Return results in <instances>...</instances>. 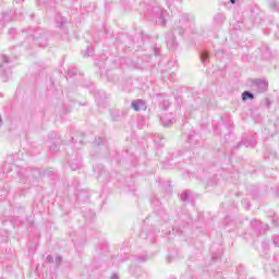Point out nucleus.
<instances>
[{"instance_id":"1","label":"nucleus","mask_w":279,"mask_h":279,"mask_svg":"<svg viewBox=\"0 0 279 279\" xmlns=\"http://www.w3.org/2000/svg\"><path fill=\"white\" fill-rule=\"evenodd\" d=\"M179 23L181 26L174 28V32L179 34V36H184V32H186L189 27L193 25V17H191L189 14H184Z\"/></svg>"},{"instance_id":"2","label":"nucleus","mask_w":279,"mask_h":279,"mask_svg":"<svg viewBox=\"0 0 279 279\" xmlns=\"http://www.w3.org/2000/svg\"><path fill=\"white\" fill-rule=\"evenodd\" d=\"M251 88L255 90V93H267V89L269 88V83L262 78H255L251 83Z\"/></svg>"},{"instance_id":"3","label":"nucleus","mask_w":279,"mask_h":279,"mask_svg":"<svg viewBox=\"0 0 279 279\" xmlns=\"http://www.w3.org/2000/svg\"><path fill=\"white\" fill-rule=\"evenodd\" d=\"M8 64H10V59L8 56L2 54V63H0V75H10V68H8Z\"/></svg>"},{"instance_id":"4","label":"nucleus","mask_w":279,"mask_h":279,"mask_svg":"<svg viewBox=\"0 0 279 279\" xmlns=\"http://www.w3.org/2000/svg\"><path fill=\"white\" fill-rule=\"evenodd\" d=\"M70 169L72 171H77V169H82V157L76 156L70 160Z\"/></svg>"},{"instance_id":"5","label":"nucleus","mask_w":279,"mask_h":279,"mask_svg":"<svg viewBox=\"0 0 279 279\" xmlns=\"http://www.w3.org/2000/svg\"><path fill=\"white\" fill-rule=\"evenodd\" d=\"M131 106L133 110H135V112H138L140 110H147V106L145 105V101L141 99L133 100Z\"/></svg>"},{"instance_id":"6","label":"nucleus","mask_w":279,"mask_h":279,"mask_svg":"<svg viewBox=\"0 0 279 279\" xmlns=\"http://www.w3.org/2000/svg\"><path fill=\"white\" fill-rule=\"evenodd\" d=\"M166 43H167L168 49H177L178 48V41H175V37H173V35H168Z\"/></svg>"},{"instance_id":"7","label":"nucleus","mask_w":279,"mask_h":279,"mask_svg":"<svg viewBox=\"0 0 279 279\" xmlns=\"http://www.w3.org/2000/svg\"><path fill=\"white\" fill-rule=\"evenodd\" d=\"M199 58H201L202 64H206L208 60H210V54L208 53V51L203 50L201 51Z\"/></svg>"},{"instance_id":"8","label":"nucleus","mask_w":279,"mask_h":279,"mask_svg":"<svg viewBox=\"0 0 279 279\" xmlns=\"http://www.w3.org/2000/svg\"><path fill=\"white\" fill-rule=\"evenodd\" d=\"M247 99H254V94L252 92L245 90L242 93V101H247Z\"/></svg>"},{"instance_id":"9","label":"nucleus","mask_w":279,"mask_h":279,"mask_svg":"<svg viewBox=\"0 0 279 279\" xmlns=\"http://www.w3.org/2000/svg\"><path fill=\"white\" fill-rule=\"evenodd\" d=\"M214 20H215V23H217L218 25H221V23L226 21V16L222 13H218L215 15Z\"/></svg>"},{"instance_id":"10","label":"nucleus","mask_w":279,"mask_h":279,"mask_svg":"<svg viewBox=\"0 0 279 279\" xmlns=\"http://www.w3.org/2000/svg\"><path fill=\"white\" fill-rule=\"evenodd\" d=\"M160 121H161L163 128H169V125H173V120L172 119L165 120V118H161Z\"/></svg>"},{"instance_id":"11","label":"nucleus","mask_w":279,"mask_h":279,"mask_svg":"<svg viewBox=\"0 0 279 279\" xmlns=\"http://www.w3.org/2000/svg\"><path fill=\"white\" fill-rule=\"evenodd\" d=\"M190 196H191V191H185V192L181 193V201L189 202Z\"/></svg>"},{"instance_id":"12","label":"nucleus","mask_w":279,"mask_h":279,"mask_svg":"<svg viewBox=\"0 0 279 279\" xmlns=\"http://www.w3.org/2000/svg\"><path fill=\"white\" fill-rule=\"evenodd\" d=\"M56 21H57V23H58V21H60L59 22V27H62V25H64V23H66V20L64 17L60 16V15H58L56 17Z\"/></svg>"},{"instance_id":"13","label":"nucleus","mask_w":279,"mask_h":279,"mask_svg":"<svg viewBox=\"0 0 279 279\" xmlns=\"http://www.w3.org/2000/svg\"><path fill=\"white\" fill-rule=\"evenodd\" d=\"M68 75H70V77H72V75H77V69L73 68L68 70Z\"/></svg>"},{"instance_id":"14","label":"nucleus","mask_w":279,"mask_h":279,"mask_svg":"<svg viewBox=\"0 0 279 279\" xmlns=\"http://www.w3.org/2000/svg\"><path fill=\"white\" fill-rule=\"evenodd\" d=\"M105 142H106V140L104 137H99L94 143H95V145H104Z\"/></svg>"},{"instance_id":"15","label":"nucleus","mask_w":279,"mask_h":279,"mask_svg":"<svg viewBox=\"0 0 279 279\" xmlns=\"http://www.w3.org/2000/svg\"><path fill=\"white\" fill-rule=\"evenodd\" d=\"M272 241L276 247H279V235H274Z\"/></svg>"},{"instance_id":"16","label":"nucleus","mask_w":279,"mask_h":279,"mask_svg":"<svg viewBox=\"0 0 279 279\" xmlns=\"http://www.w3.org/2000/svg\"><path fill=\"white\" fill-rule=\"evenodd\" d=\"M85 58L93 56V48H87V53L83 54Z\"/></svg>"},{"instance_id":"17","label":"nucleus","mask_w":279,"mask_h":279,"mask_svg":"<svg viewBox=\"0 0 279 279\" xmlns=\"http://www.w3.org/2000/svg\"><path fill=\"white\" fill-rule=\"evenodd\" d=\"M46 260H47L48 263H53V256L48 255L47 258H46Z\"/></svg>"},{"instance_id":"18","label":"nucleus","mask_w":279,"mask_h":279,"mask_svg":"<svg viewBox=\"0 0 279 279\" xmlns=\"http://www.w3.org/2000/svg\"><path fill=\"white\" fill-rule=\"evenodd\" d=\"M50 150H51V151H58V146H57V145L50 146Z\"/></svg>"},{"instance_id":"19","label":"nucleus","mask_w":279,"mask_h":279,"mask_svg":"<svg viewBox=\"0 0 279 279\" xmlns=\"http://www.w3.org/2000/svg\"><path fill=\"white\" fill-rule=\"evenodd\" d=\"M56 263H58V264L62 263V257L61 256H57Z\"/></svg>"},{"instance_id":"20","label":"nucleus","mask_w":279,"mask_h":279,"mask_svg":"<svg viewBox=\"0 0 279 279\" xmlns=\"http://www.w3.org/2000/svg\"><path fill=\"white\" fill-rule=\"evenodd\" d=\"M36 45H39L40 47H46L47 44L41 45L38 39H36Z\"/></svg>"},{"instance_id":"21","label":"nucleus","mask_w":279,"mask_h":279,"mask_svg":"<svg viewBox=\"0 0 279 279\" xmlns=\"http://www.w3.org/2000/svg\"><path fill=\"white\" fill-rule=\"evenodd\" d=\"M111 279H119V275H117V274L112 275Z\"/></svg>"},{"instance_id":"22","label":"nucleus","mask_w":279,"mask_h":279,"mask_svg":"<svg viewBox=\"0 0 279 279\" xmlns=\"http://www.w3.org/2000/svg\"><path fill=\"white\" fill-rule=\"evenodd\" d=\"M138 260L145 262V260H147V258H145V257H138Z\"/></svg>"},{"instance_id":"23","label":"nucleus","mask_w":279,"mask_h":279,"mask_svg":"<svg viewBox=\"0 0 279 279\" xmlns=\"http://www.w3.org/2000/svg\"><path fill=\"white\" fill-rule=\"evenodd\" d=\"M251 147H256V142H252Z\"/></svg>"},{"instance_id":"24","label":"nucleus","mask_w":279,"mask_h":279,"mask_svg":"<svg viewBox=\"0 0 279 279\" xmlns=\"http://www.w3.org/2000/svg\"><path fill=\"white\" fill-rule=\"evenodd\" d=\"M230 3H236V0H230Z\"/></svg>"},{"instance_id":"25","label":"nucleus","mask_w":279,"mask_h":279,"mask_svg":"<svg viewBox=\"0 0 279 279\" xmlns=\"http://www.w3.org/2000/svg\"><path fill=\"white\" fill-rule=\"evenodd\" d=\"M161 25H166V22H165V20H162V21H161Z\"/></svg>"},{"instance_id":"26","label":"nucleus","mask_w":279,"mask_h":279,"mask_svg":"<svg viewBox=\"0 0 279 279\" xmlns=\"http://www.w3.org/2000/svg\"><path fill=\"white\" fill-rule=\"evenodd\" d=\"M155 56H158V50H155Z\"/></svg>"},{"instance_id":"27","label":"nucleus","mask_w":279,"mask_h":279,"mask_svg":"<svg viewBox=\"0 0 279 279\" xmlns=\"http://www.w3.org/2000/svg\"><path fill=\"white\" fill-rule=\"evenodd\" d=\"M241 145H243V142L240 143V147H241Z\"/></svg>"},{"instance_id":"28","label":"nucleus","mask_w":279,"mask_h":279,"mask_svg":"<svg viewBox=\"0 0 279 279\" xmlns=\"http://www.w3.org/2000/svg\"><path fill=\"white\" fill-rule=\"evenodd\" d=\"M171 279H175V277H172Z\"/></svg>"}]
</instances>
